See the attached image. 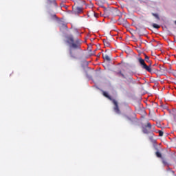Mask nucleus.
Returning a JSON list of instances; mask_svg holds the SVG:
<instances>
[{
	"mask_svg": "<svg viewBox=\"0 0 176 176\" xmlns=\"http://www.w3.org/2000/svg\"><path fill=\"white\" fill-rule=\"evenodd\" d=\"M95 16L97 17V16H96V14H95Z\"/></svg>",
	"mask_w": 176,
	"mask_h": 176,
	"instance_id": "17",
	"label": "nucleus"
},
{
	"mask_svg": "<svg viewBox=\"0 0 176 176\" xmlns=\"http://www.w3.org/2000/svg\"><path fill=\"white\" fill-rule=\"evenodd\" d=\"M145 60H146V61H149V57L148 56H145Z\"/></svg>",
	"mask_w": 176,
	"mask_h": 176,
	"instance_id": "14",
	"label": "nucleus"
},
{
	"mask_svg": "<svg viewBox=\"0 0 176 176\" xmlns=\"http://www.w3.org/2000/svg\"><path fill=\"white\" fill-rule=\"evenodd\" d=\"M138 61L143 69H145V71H147V72H152V68L151 67V65L148 66L142 58H139Z\"/></svg>",
	"mask_w": 176,
	"mask_h": 176,
	"instance_id": "3",
	"label": "nucleus"
},
{
	"mask_svg": "<svg viewBox=\"0 0 176 176\" xmlns=\"http://www.w3.org/2000/svg\"><path fill=\"white\" fill-rule=\"evenodd\" d=\"M117 75H118V76H121V78H123L124 79L126 78V76L122 73V72H118Z\"/></svg>",
	"mask_w": 176,
	"mask_h": 176,
	"instance_id": "7",
	"label": "nucleus"
},
{
	"mask_svg": "<svg viewBox=\"0 0 176 176\" xmlns=\"http://www.w3.org/2000/svg\"><path fill=\"white\" fill-rule=\"evenodd\" d=\"M152 130V124L150 122H148L146 125L142 126V131L144 134H149Z\"/></svg>",
	"mask_w": 176,
	"mask_h": 176,
	"instance_id": "5",
	"label": "nucleus"
},
{
	"mask_svg": "<svg viewBox=\"0 0 176 176\" xmlns=\"http://www.w3.org/2000/svg\"><path fill=\"white\" fill-rule=\"evenodd\" d=\"M175 24H176V21H175Z\"/></svg>",
	"mask_w": 176,
	"mask_h": 176,
	"instance_id": "18",
	"label": "nucleus"
},
{
	"mask_svg": "<svg viewBox=\"0 0 176 176\" xmlns=\"http://www.w3.org/2000/svg\"><path fill=\"white\" fill-rule=\"evenodd\" d=\"M103 96H104V97H106L107 98H108L109 100H111V101H112L113 104L115 105L114 111L116 113H118V114L120 113V110L119 109V106L118 105V102L115 100H113L112 98H111V96L106 91H103Z\"/></svg>",
	"mask_w": 176,
	"mask_h": 176,
	"instance_id": "2",
	"label": "nucleus"
},
{
	"mask_svg": "<svg viewBox=\"0 0 176 176\" xmlns=\"http://www.w3.org/2000/svg\"><path fill=\"white\" fill-rule=\"evenodd\" d=\"M152 15L154 16V17H156V19H159V15L157 14L153 13Z\"/></svg>",
	"mask_w": 176,
	"mask_h": 176,
	"instance_id": "13",
	"label": "nucleus"
},
{
	"mask_svg": "<svg viewBox=\"0 0 176 176\" xmlns=\"http://www.w3.org/2000/svg\"><path fill=\"white\" fill-rule=\"evenodd\" d=\"M103 58H104V60H107V61H111V58H109V56L108 55H104Z\"/></svg>",
	"mask_w": 176,
	"mask_h": 176,
	"instance_id": "8",
	"label": "nucleus"
},
{
	"mask_svg": "<svg viewBox=\"0 0 176 176\" xmlns=\"http://www.w3.org/2000/svg\"><path fill=\"white\" fill-rule=\"evenodd\" d=\"M47 3L48 5H54V6H57V3H56V1L54 0H48Z\"/></svg>",
	"mask_w": 176,
	"mask_h": 176,
	"instance_id": "6",
	"label": "nucleus"
},
{
	"mask_svg": "<svg viewBox=\"0 0 176 176\" xmlns=\"http://www.w3.org/2000/svg\"><path fill=\"white\" fill-rule=\"evenodd\" d=\"M159 135L160 137H163V131H159Z\"/></svg>",
	"mask_w": 176,
	"mask_h": 176,
	"instance_id": "12",
	"label": "nucleus"
},
{
	"mask_svg": "<svg viewBox=\"0 0 176 176\" xmlns=\"http://www.w3.org/2000/svg\"><path fill=\"white\" fill-rule=\"evenodd\" d=\"M67 43H68L70 50L69 54L71 57L75 58V54H74V50L75 49H80V44L79 43V40H74V36H69L67 37L66 40Z\"/></svg>",
	"mask_w": 176,
	"mask_h": 176,
	"instance_id": "1",
	"label": "nucleus"
},
{
	"mask_svg": "<svg viewBox=\"0 0 176 176\" xmlns=\"http://www.w3.org/2000/svg\"><path fill=\"white\" fill-rule=\"evenodd\" d=\"M156 156L157 157H162V153L157 151L156 152Z\"/></svg>",
	"mask_w": 176,
	"mask_h": 176,
	"instance_id": "10",
	"label": "nucleus"
},
{
	"mask_svg": "<svg viewBox=\"0 0 176 176\" xmlns=\"http://www.w3.org/2000/svg\"><path fill=\"white\" fill-rule=\"evenodd\" d=\"M76 10L78 13H80L82 12V8L77 7Z\"/></svg>",
	"mask_w": 176,
	"mask_h": 176,
	"instance_id": "11",
	"label": "nucleus"
},
{
	"mask_svg": "<svg viewBox=\"0 0 176 176\" xmlns=\"http://www.w3.org/2000/svg\"><path fill=\"white\" fill-rule=\"evenodd\" d=\"M138 61L143 69H145V71H147V72H152V68L151 67V65L148 66L142 58H139Z\"/></svg>",
	"mask_w": 176,
	"mask_h": 176,
	"instance_id": "4",
	"label": "nucleus"
},
{
	"mask_svg": "<svg viewBox=\"0 0 176 176\" xmlns=\"http://www.w3.org/2000/svg\"><path fill=\"white\" fill-rule=\"evenodd\" d=\"M150 140L151 141V142H155V140H153V137H150Z\"/></svg>",
	"mask_w": 176,
	"mask_h": 176,
	"instance_id": "15",
	"label": "nucleus"
},
{
	"mask_svg": "<svg viewBox=\"0 0 176 176\" xmlns=\"http://www.w3.org/2000/svg\"><path fill=\"white\" fill-rule=\"evenodd\" d=\"M153 27L154 28H157V29L160 28V26L159 25L156 24V23H154V24L153 25Z\"/></svg>",
	"mask_w": 176,
	"mask_h": 176,
	"instance_id": "9",
	"label": "nucleus"
},
{
	"mask_svg": "<svg viewBox=\"0 0 176 176\" xmlns=\"http://www.w3.org/2000/svg\"><path fill=\"white\" fill-rule=\"evenodd\" d=\"M162 163H163V164H164V166H166V164H167V162H166V160H162Z\"/></svg>",
	"mask_w": 176,
	"mask_h": 176,
	"instance_id": "16",
	"label": "nucleus"
}]
</instances>
